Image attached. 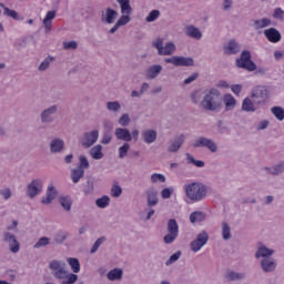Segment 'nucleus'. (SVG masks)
<instances>
[{
    "label": "nucleus",
    "instance_id": "63",
    "mask_svg": "<svg viewBox=\"0 0 284 284\" xmlns=\"http://www.w3.org/2000/svg\"><path fill=\"white\" fill-rule=\"evenodd\" d=\"M0 194L3 196V199H6V201H8V199H10V196H12L10 189H4V190L0 191Z\"/></svg>",
    "mask_w": 284,
    "mask_h": 284
},
{
    "label": "nucleus",
    "instance_id": "11",
    "mask_svg": "<svg viewBox=\"0 0 284 284\" xmlns=\"http://www.w3.org/2000/svg\"><path fill=\"white\" fill-rule=\"evenodd\" d=\"M193 145L194 148H207L211 152H216V144L205 138H200Z\"/></svg>",
    "mask_w": 284,
    "mask_h": 284
},
{
    "label": "nucleus",
    "instance_id": "40",
    "mask_svg": "<svg viewBox=\"0 0 284 284\" xmlns=\"http://www.w3.org/2000/svg\"><path fill=\"white\" fill-rule=\"evenodd\" d=\"M95 205L98 207L104 209L110 205V197L108 195H104L95 201Z\"/></svg>",
    "mask_w": 284,
    "mask_h": 284
},
{
    "label": "nucleus",
    "instance_id": "45",
    "mask_svg": "<svg viewBox=\"0 0 284 284\" xmlns=\"http://www.w3.org/2000/svg\"><path fill=\"white\" fill-rule=\"evenodd\" d=\"M79 168L80 170H88V168H90V162L88 161V158H85V155H80L79 156Z\"/></svg>",
    "mask_w": 284,
    "mask_h": 284
},
{
    "label": "nucleus",
    "instance_id": "64",
    "mask_svg": "<svg viewBox=\"0 0 284 284\" xmlns=\"http://www.w3.org/2000/svg\"><path fill=\"white\" fill-rule=\"evenodd\" d=\"M161 194L162 199H170V196H172V191L170 189H163Z\"/></svg>",
    "mask_w": 284,
    "mask_h": 284
},
{
    "label": "nucleus",
    "instance_id": "44",
    "mask_svg": "<svg viewBox=\"0 0 284 284\" xmlns=\"http://www.w3.org/2000/svg\"><path fill=\"white\" fill-rule=\"evenodd\" d=\"M222 236H223L224 241H227L232 236L231 229H230V225H227V223L222 224Z\"/></svg>",
    "mask_w": 284,
    "mask_h": 284
},
{
    "label": "nucleus",
    "instance_id": "15",
    "mask_svg": "<svg viewBox=\"0 0 284 284\" xmlns=\"http://www.w3.org/2000/svg\"><path fill=\"white\" fill-rule=\"evenodd\" d=\"M57 17V11H48L42 23L44 26V32H50L52 30V20Z\"/></svg>",
    "mask_w": 284,
    "mask_h": 284
},
{
    "label": "nucleus",
    "instance_id": "9",
    "mask_svg": "<svg viewBox=\"0 0 284 284\" xmlns=\"http://www.w3.org/2000/svg\"><path fill=\"white\" fill-rule=\"evenodd\" d=\"M41 190H43V183L41 182V180H33L28 185L27 194L28 196H30V199H34V196H37V194H39Z\"/></svg>",
    "mask_w": 284,
    "mask_h": 284
},
{
    "label": "nucleus",
    "instance_id": "21",
    "mask_svg": "<svg viewBox=\"0 0 284 284\" xmlns=\"http://www.w3.org/2000/svg\"><path fill=\"white\" fill-rule=\"evenodd\" d=\"M144 139V143H154L156 141V131L154 130H146L142 133Z\"/></svg>",
    "mask_w": 284,
    "mask_h": 284
},
{
    "label": "nucleus",
    "instance_id": "51",
    "mask_svg": "<svg viewBox=\"0 0 284 284\" xmlns=\"http://www.w3.org/2000/svg\"><path fill=\"white\" fill-rule=\"evenodd\" d=\"M50 243V239L48 237H41L36 244L34 247L39 248V247H44V245H49Z\"/></svg>",
    "mask_w": 284,
    "mask_h": 284
},
{
    "label": "nucleus",
    "instance_id": "42",
    "mask_svg": "<svg viewBox=\"0 0 284 284\" xmlns=\"http://www.w3.org/2000/svg\"><path fill=\"white\" fill-rule=\"evenodd\" d=\"M128 152H130V144L126 142L119 148V158L125 159V156H128Z\"/></svg>",
    "mask_w": 284,
    "mask_h": 284
},
{
    "label": "nucleus",
    "instance_id": "35",
    "mask_svg": "<svg viewBox=\"0 0 284 284\" xmlns=\"http://www.w3.org/2000/svg\"><path fill=\"white\" fill-rule=\"evenodd\" d=\"M242 110H244V112H254L256 109L254 108L252 100H250V98H245L242 103Z\"/></svg>",
    "mask_w": 284,
    "mask_h": 284
},
{
    "label": "nucleus",
    "instance_id": "39",
    "mask_svg": "<svg viewBox=\"0 0 284 284\" xmlns=\"http://www.w3.org/2000/svg\"><path fill=\"white\" fill-rule=\"evenodd\" d=\"M60 204L64 210H67V212H70V210H72V200H70V197L68 196L60 197Z\"/></svg>",
    "mask_w": 284,
    "mask_h": 284
},
{
    "label": "nucleus",
    "instance_id": "60",
    "mask_svg": "<svg viewBox=\"0 0 284 284\" xmlns=\"http://www.w3.org/2000/svg\"><path fill=\"white\" fill-rule=\"evenodd\" d=\"M112 141V135H110V133H104L101 143L103 145H108V143H110Z\"/></svg>",
    "mask_w": 284,
    "mask_h": 284
},
{
    "label": "nucleus",
    "instance_id": "48",
    "mask_svg": "<svg viewBox=\"0 0 284 284\" xmlns=\"http://www.w3.org/2000/svg\"><path fill=\"white\" fill-rule=\"evenodd\" d=\"M225 278H227V281H239L240 278H243V274L230 272L226 274Z\"/></svg>",
    "mask_w": 284,
    "mask_h": 284
},
{
    "label": "nucleus",
    "instance_id": "49",
    "mask_svg": "<svg viewBox=\"0 0 284 284\" xmlns=\"http://www.w3.org/2000/svg\"><path fill=\"white\" fill-rule=\"evenodd\" d=\"M121 194H123V190L121 189V186L113 185L111 189V196L118 199V196H120Z\"/></svg>",
    "mask_w": 284,
    "mask_h": 284
},
{
    "label": "nucleus",
    "instance_id": "54",
    "mask_svg": "<svg viewBox=\"0 0 284 284\" xmlns=\"http://www.w3.org/2000/svg\"><path fill=\"white\" fill-rule=\"evenodd\" d=\"M103 241H105V237H100L95 241V243L93 244V246L91 248V254H94V252H97V250H99V247H101V243H103Z\"/></svg>",
    "mask_w": 284,
    "mask_h": 284
},
{
    "label": "nucleus",
    "instance_id": "2",
    "mask_svg": "<svg viewBox=\"0 0 284 284\" xmlns=\"http://www.w3.org/2000/svg\"><path fill=\"white\" fill-rule=\"evenodd\" d=\"M186 199L191 203H199L207 196V186L201 182H192L183 186Z\"/></svg>",
    "mask_w": 284,
    "mask_h": 284
},
{
    "label": "nucleus",
    "instance_id": "28",
    "mask_svg": "<svg viewBox=\"0 0 284 284\" xmlns=\"http://www.w3.org/2000/svg\"><path fill=\"white\" fill-rule=\"evenodd\" d=\"M204 219H205V213L201 211H195L190 215L191 223H203Z\"/></svg>",
    "mask_w": 284,
    "mask_h": 284
},
{
    "label": "nucleus",
    "instance_id": "52",
    "mask_svg": "<svg viewBox=\"0 0 284 284\" xmlns=\"http://www.w3.org/2000/svg\"><path fill=\"white\" fill-rule=\"evenodd\" d=\"M106 108L112 112H116V110L121 109V104H119V102H108Z\"/></svg>",
    "mask_w": 284,
    "mask_h": 284
},
{
    "label": "nucleus",
    "instance_id": "7",
    "mask_svg": "<svg viewBox=\"0 0 284 284\" xmlns=\"http://www.w3.org/2000/svg\"><path fill=\"white\" fill-rule=\"evenodd\" d=\"M210 240V235H207V232L202 231L200 234H197L196 239L191 242V250L192 252H200L201 247L207 243Z\"/></svg>",
    "mask_w": 284,
    "mask_h": 284
},
{
    "label": "nucleus",
    "instance_id": "34",
    "mask_svg": "<svg viewBox=\"0 0 284 284\" xmlns=\"http://www.w3.org/2000/svg\"><path fill=\"white\" fill-rule=\"evenodd\" d=\"M0 8H3L4 10V14L7 17H11V19H14L16 21H19V13L8 7H6V4L0 3Z\"/></svg>",
    "mask_w": 284,
    "mask_h": 284
},
{
    "label": "nucleus",
    "instance_id": "8",
    "mask_svg": "<svg viewBox=\"0 0 284 284\" xmlns=\"http://www.w3.org/2000/svg\"><path fill=\"white\" fill-rule=\"evenodd\" d=\"M165 63H172V65H185L190 68V65H194V60L192 58H183V57H173L166 58Z\"/></svg>",
    "mask_w": 284,
    "mask_h": 284
},
{
    "label": "nucleus",
    "instance_id": "47",
    "mask_svg": "<svg viewBox=\"0 0 284 284\" xmlns=\"http://www.w3.org/2000/svg\"><path fill=\"white\" fill-rule=\"evenodd\" d=\"M151 181L152 183H165V175L154 173L151 175Z\"/></svg>",
    "mask_w": 284,
    "mask_h": 284
},
{
    "label": "nucleus",
    "instance_id": "31",
    "mask_svg": "<svg viewBox=\"0 0 284 284\" xmlns=\"http://www.w3.org/2000/svg\"><path fill=\"white\" fill-rule=\"evenodd\" d=\"M123 276V270L121 268H113L108 273L109 281H119V278H122Z\"/></svg>",
    "mask_w": 284,
    "mask_h": 284
},
{
    "label": "nucleus",
    "instance_id": "56",
    "mask_svg": "<svg viewBox=\"0 0 284 284\" xmlns=\"http://www.w3.org/2000/svg\"><path fill=\"white\" fill-rule=\"evenodd\" d=\"M119 123H120V125H123V126L128 125V123H130V115L123 114L120 118Z\"/></svg>",
    "mask_w": 284,
    "mask_h": 284
},
{
    "label": "nucleus",
    "instance_id": "46",
    "mask_svg": "<svg viewBox=\"0 0 284 284\" xmlns=\"http://www.w3.org/2000/svg\"><path fill=\"white\" fill-rule=\"evenodd\" d=\"M160 16H161V12L159 10H152L146 17V21L149 23H152V21H156L158 17Z\"/></svg>",
    "mask_w": 284,
    "mask_h": 284
},
{
    "label": "nucleus",
    "instance_id": "55",
    "mask_svg": "<svg viewBox=\"0 0 284 284\" xmlns=\"http://www.w3.org/2000/svg\"><path fill=\"white\" fill-rule=\"evenodd\" d=\"M63 48L64 50H77V42L75 41L64 42Z\"/></svg>",
    "mask_w": 284,
    "mask_h": 284
},
{
    "label": "nucleus",
    "instance_id": "62",
    "mask_svg": "<svg viewBox=\"0 0 284 284\" xmlns=\"http://www.w3.org/2000/svg\"><path fill=\"white\" fill-rule=\"evenodd\" d=\"M197 77H199L197 73H193L192 75H190L184 80V85H189V83H192V81H196Z\"/></svg>",
    "mask_w": 284,
    "mask_h": 284
},
{
    "label": "nucleus",
    "instance_id": "58",
    "mask_svg": "<svg viewBox=\"0 0 284 284\" xmlns=\"http://www.w3.org/2000/svg\"><path fill=\"white\" fill-rule=\"evenodd\" d=\"M284 171V164L281 163L278 165H275L271 174H281V172Z\"/></svg>",
    "mask_w": 284,
    "mask_h": 284
},
{
    "label": "nucleus",
    "instance_id": "53",
    "mask_svg": "<svg viewBox=\"0 0 284 284\" xmlns=\"http://www.w3.org/2000/svg\"><path fill=\"white\" fill-rule=\"evenodd\" d=\"M50 61H53V58H47L41 64L39 65V70L43 72V70H48L50 67Z\"/></svg>",
    "mask_w": 284,
    "mask_h": 284
},
{
    "label": "nucleus",
    "instance_id": "38",
    "mask_svg": "<svg viewBox=\"0 0 284 284\" xmlns=\"http://www.w3.org/2000/svg\"><path fill=\"white\" fill-rule=\"evenodd\" d=\"M272 24V20L268 18H263L262 20H255L254 26L258 30L261 28H267V26Z\"/></svg>",
    "mask_w": 284,
    "mask_h": 284
},
{
    "label": "nucleus",
    "instance_id": "13",
    "mask_svg": "<svg viewBox=\"0 0 284 284\" xmlns=\"http://www.w3.org/2000/svg\"><path fill=\"white\" fill-rule=\"evenodd\" d=\"M4 241L6 243H9V247L13 254H17V252H19L20 245L14 235L6 233Z\"/></svg>",
    "mask_w": 284,
    "mask_h": 284
},
{
    "label": "nucleus",
    "instance_id": "33",
    "mask_svg": "<svg viewBox=\"0 0 284 284\" xmlns=\"http://www.w3.org/2000/svg\"><path fill=\"white\" fill-rule=\"evenodd\" d=\"M63 140L55 139L51 142L50 148L51 152H61L63 150Z\"/></svg>",
    "mask_w": 284,
    "mask_h": 284
},
{
    "label": "nucleus",
    "instance_id": "36",
    "mask_svg": "<svg viewBox=\"0 0 284 284\" xmlns=\"http://www.w3.org/2000/svg\"><path fill=\"white\" fill-rule=\"evenodd\" d=\"M224 103H225L226 110H232L234 109V105H236V99H234L232 94H226L224 97Z\"/></svg>",
    "mask_w": 284,
    "mask_h": 284
},
{
    "label": "nucleus",
    "instance_id": "59",
    "mask_svg": "<svg viewBox=\"0 0 284 284\" xmlns=\"http://www.w3.org/2000/svg\"><path fill=\"white\" fill-rule=\"evenodd\" d=\"M231 90L234 94H236V97H239V94H241V90H243V87H241V84H234L231 87Z\"/></svg>",
    "mask_w": 284,
    "mask_h": 284
},
{
    "label": "nucleus",
    "instance_id": "12",
    "mask_svg": "<svg viewBox=\"0 0 284 284\" xmlns=\"http://www.w3.org/2000/svg\"><path fill=\"white\" fill-rule=\"evenodd\" d=\"M264 36L271 43H278L281 41V32L274 28L264 30Z\"/></svg>",
    "mask_w": 284,
    "mask_h": 284
},
{
    "label": "nucleus",
    "instance_id": "27",
    "mask_svg": "<svg viewBox=\"0 0 284 284\" xmlns=\"http://www.w3.org/2000/svg\"><path fill=\"white\" fill-rule=\"evenodd\" d=\"M54 112H57L55 106H51L48 110H44L41 114L42 122L48 123V122L52 121L51 114H54Z\"/></svg>",
    "mask_w": 284,
    "mask_h": 284
},
{
    "label": "nucleus",
    "instance_id": "4",
    "mask_svg": "<svg viewBox=\"0 0 284 284\" xmlns=\"http://www.w3.org/2000/svg\"><path fill=\"white\" fill-rule=\"evenodd\" d=\"M237 68H243L248 72L256 70V63L252 61V53L250 51H243L241 57L236 60Z\"/></svg>",
    "mask_w": 284,
    "mask_h": 284
},
{
    "label": "nucleus",
    "instance_id": "17",
    "mask_svg": "<svg viewBox=\"0 0 284 284\" xmlns=\"http://www.w3.org/2000/svg\"><path fill=\"white\" fill-rule=\"evenodd\" d=\"M156 191L154 189H149L146 191V199H148V205L149 207H154L156 203H159V197H158Z\"/></svg>",
    "mask_w": 284,
    "mask_h": 284
},
{
    "label": "nucleus",
    "instance_id": "22",
    "mask_svg": "<svg viewBox=\"0 0 284 284\" xmlns=\"http://www.w3.org/2000/svg\"><path fill=\"white\" fill-rule=\"evenodd\" d=\"M90 154L92 159H94L95 161H100V159L103 158V146H101V144L93 146L90 151Z\"/></svg>",
    "mask_w": 284,
    "mask_h": 284
},
{
    "label": "nucleus",
    "instance_id": "37",
    "mask_svg": "<svg viewBox=\"0 0 284 284\" xmlns=\"http://www.w3.org/2000/svg\"><path fill=\"white\" fill-rule=\"evenodd\" d=\"M272 114H274L277 121L284 120V110L281 106H274L271 109Z\"/></svg>",
    "mask_w": 284,
    "mask_h": 284
},
{
    "label": "nucleus",
    "instance_id": "29",
    "mask_svg": "<svg viewBox=\"0 0 284 284\" xmlns=\"http://www.w3.org/2000/svg\"><path fill=\"white\" fill-rule=\"evenodd\" d=\"M120 3L121 12L123 14H132V7L130 6V0H118Z\"/></svg>",
    "mask_w": 284,
    "mask_h": 284
},
{
    "label": "nucleus",
    "instance_id": "6",
    "mask_svg": "<svg viewBox=\"0 0 284 284\" xmlns=\"http://www.w3.org/2000/svg\"><path fill=\"white\" fill-rule=\"evenodd\" d=\"M154 48H156L159 54H163L164 57H168L170 54H174L176 47L174 43L169 42L163 47V39L159 38L154 43Z\"/></svg>",
    "mask_w": 284,
    "mask_h": 284
},
{
    "label": "nucleus",
    "instance_id": "43",
    "mask_svg": "<svg viewBox=\"0 0 284 284\" xmlns=\"http://www.w3.org/2000/svg\"><path fill=\"white\" fill-rule=\"evenodd\" d=\"M186 161H189V163H193V165H196V168H203L205 165L204 161L194 160L190 153H186Z\"/></svg>",
    "mask_w": 284,
    "mask_h": 284
},
{
    "label": "nucleus",
    "instance_id": "10",
    "mask_svg": "<svg viewBox=\"0 0 284 284\" xmlns=\"http://www.w3.org/2000/svg\"><path fill=\"white\" fill-rule=\"evenodd\" d=\"M99 141V130H93L83 135L82 145L83 148H92V144Z\"/></svg>",
    "mask_w": 284,
    "mask_h": 284
},
{
    "label": "nucleus",
    "instance_id": "24",
    "mask_svg": "<svg viewBox=\"0 0 284 284\" xmlns=\"http://www.w3.org/2000/svg\"><path fill=\"white\" fill-rule=\"evenodd\" d=\"M185 141V136L180 135L178 139H175L171 146L169 148V152H179L181 149V145H183V142Z\"/></svg>",
    "mask_w": 284,
    "mask_h": 284
},
{
    "label": "nucleus",
    "instance_id": "3",
    "mask_svg": "<svg viewBox=\"0 0 284 284\" xmlns=\"http://www.w3.org/2000/svg\"><path fill=\"white\" fill-rule=\"evenodd\" d=\"M202 106L205 110L215 111L221 108V93L216 89H211L210 92L204 97Z\"/></svg>",
    "mask_w": 284,
    "mask_h": 284
},
{
    "label": "nucleus",
    "instance_id": "32",
    "mask_svg": "<svg viewBox=\"0 0 284 284\" xmlns=\"http://www.w3.org/2000/svg\"><path fill=\"white\" fill-rule=\"evenodd\" d=\"M84 175H85V170L74 169L71 173V179L73 183H79V181H81V179H83Z\"/></svg>",
    "mask_w": 284,
    "mask_h": 284
},
{
    "label": "nucleus",
    "instance_id": "5",
    "mask_svg": "<svg viewBox=\"0 0 284 284\" xmlns=\"http://www.w3.org/2000/svg\"><path fill=\"white\" fill-rule=\"evenodd\" d=\"M179 236V223L176 220L171 219L168 222V234L164 236V243H174Z\"/></svg>",
    "mask_w": 284,
    "mask_h": 284
},
{
    "label": "nucleus",
    "instance_id": "1",
    "mask_svg": "<svg viewBox=\"0 0 284 284\" xmlns=\"http://www.w3.org/2000/svg\"><path fill=\"white\" fill-rule=\"evenodd\" d=\"M49 267L54 278L62 281V284H73L79 281V275L65 271V262L53 260L50 262Z\"/></svg>",
    "mask_w": 284,
    "mask_h": 284
},
{
    "label": "nucleus",
    "instance_id": "20",
    "mask_svg": "<svg viewBox=\"0 0 284 284\" xmlns=\"http://www.w3.org/2000/svg\"><path fill=\"white\" fill-rule=\"evenodd\" d=\"M67 263H69L72 272L74 274H79L81 272V263L79 262V258L77 257H69L67 258Z\"/></svg>",
    "mask_w": 284,
    "mask_h": 284
},
{
    "label": "nucleus",
    "instance_id": "18",
    "mask_svg": "<svg viewBox=\"0 0 284 284\" xmlns=\"http://www.w3.org/2000/svg\"><path fill=\"white\" fill-rule=\"evenodd\" d=\"M57 196V190H54V186H49L47 190V196L41 200V203L44 205H48L54 201Z\"/></svg>",
    "mask_w": 284,
    "mask_h": 284
},
{
    "label": "nucleus",
    "instance_id": "30",
    "mask_svg": "<svg viewBox=\"0 0 284 284\" xmlns=\"http://www.w3.org/2000/svg\"><path fill=\"white\" fill-rule=\"evenodd\" d=\"M272 254H274L273 250H270L265 246H262L257 250V252L255 253L256 258H265L267 256H272Z\"/></svg>",
    "mask_w": 284,
    "mask_h": 284
},
{
    "label": "nucleus",
    "instance_id": "57",
    "mask_svg": "<svg viewBox=\"0 0 284 284\" xmlns=\"http://www.w3.org/2000/svg\"><path fill=\"white\" fill-rule=\"evenodd\" d=\"M179 258H181V252H178V253H174L173 255H171V257L166 262V265H170V263H174V262L179 261Z\"/></svg>",
    "mask_w": 284,
    "mask_h": 284
},
{
    "label": "nucleus",
    "instance_id": "41",
    "mask_svg": "<svg viewBox=\"0 0 284 284\" xmlns=\"http://www.w3.org/2000/svg\"><path fill=\"white\" fill-rule=\"evenodd\" d=\"M116 11H114L113 9H106V18H105V22L106 23H114V20L116 19Z\"/></svg>",
    "mask_w": 284,
    "mask_h": 284
},
{
    "label": "nucleus",
    "instance_id": "50",
    "mask_svg": "<svg viewBox=\"0 0 284 284\" xmlns=\"http://www.w3.org/2000/svg\"><path fill=\"white\" fill-rule=\"evenodd\" d=\"M130 23V16H122L118 21L116 24L121 28V26H128Z\"/></svg>",
    "mask_w": 284,
    "mask_h": 284
},
{
    "label": "nucleus",
    "instance_id": "14",
    "mask_svg": "<svg viewBox=\"0 0 284 284\" xmlns=\"http://www.w3.org/2000/svg\"><path fill=\"white\" fill-rule=\"evenodd\" d=\"M253 99H261L257 103H263L267 99V89L265 87H255L252 91Z\"/></svg>",
    "mask_w": 284,
    "mask_h": 284
},
{
    "label": "nucleus",
    "instance_id": "16",
    "mask_svg": "<svg viewBox=\"0 0 284 284\" xmlns=\"http://www.w3.org/2000/svg\"><path fill=\"white\" fill-rule=\"evenodd\" d=\"M115 136L119 141H132V134L128 129L118 128L115 130Z\"/></svg>",
    "mask_w": 284,
    "mask_h": 284
},
{
    "label": "nucleus",
    "instance_id": "25",
    "mask_svg": "<svg viewBox=\"0 0 284 284\" xmlns=\"http://www.w3.org/2000/svg\"><path fill=\"white\" fill-rule=\"evenodd\" d=\"M161 70H163L161 65L150 67L146 71L148 79H156V77H159V74L161 73Z\"/></svg>",
    "mask_w": 284,
    "mask_h": 284
},
{
    "label": "nucleus",
    "instance_id": "19",
    "mask_svg": "<svg viewBox=\"0 0 284 284\" xmlns=\"http://www.w3.org/2000/svg\"><path fill=\"white\" fill-rule=\"evenodd\" d=\"M241 47L236 43V41L232 40L229 42V45L224 47L225 54H236L240 52Z\"/></svg>",
    "mask_w": 284,
    "mask_h": 284
},
{
    "label": "nucleus",
    "instance_id": "61",
    "mask_svg": "<svg viewBox=\"0 0 284 284\" xmlns=\"http://www.w3.org/2000/svg\"><path fill=\"white\" fill-rule=\"evenodd\" d=\"M283 13H284L283 9L276 8L274 10L273 17H274V19H283Z\"/></svg>",
    "mask_w": 284,
    "mask_h": 284
},
{
    "label": "nucleus",
    "instance_id": "26",
    "mask_svg": "<svg viewBox=\"0 0 284 284\" xmlns=\"http://www.w3.org/2000/svg\"><path fill=\"white\" fill-rule=\"evenodd\" d=\"M261 266L264 272H274V270H276V263L267 258L262 261Z\"/></svg>",
    "mask_w": 284,
    "mask_h": 284
},
{
    "label": "nucleus",
    "instance_id": "23",
    "mask_svg": "<svg viewBox=\"0 0 284 284\" xmlns=\"http://www.w3.org/2000/svg\"><path fill=\"white\" fill-rule=\"evenodd\" d=\"M186 34L187 37H191V39H201V37H203L199 28L194 26L186 27Z\"/></svg>",
    "mask_w": 284,
    "mask_h": 284
}]
</instances>
